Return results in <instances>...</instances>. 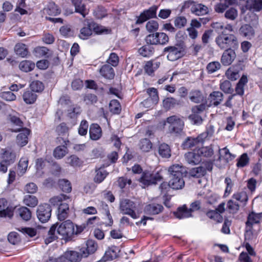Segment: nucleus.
I'll list each match as a JSON object with an SVG mask.
<instances>
[{
	"instance_id": "56",
	"label": "nucleus",
	"mask_w": 262,
	"mask_h": 262,
	"mask_svg": "<svg viewBox=\"0 0 262 262\" xmlns=\"http://www.w3.org/2000/svg\"><path fill=\"white\" fill-rule=\"evenodd\" d=\"M100 208L103 210V213L106 214V217L109 221V223L107 225L111 226L113 224V221L110 214L108 205L106 203L102 202L100 205Z\"/></svg>"
},
{
	"instance_id": "16",
	"label": "nucleus",
	"mask_w": 262,
	"mask_h": 262,
	"mask_svg": "<svg viewBox=\"0 0 262 262\" xmlns=\"http://www.w3.org/2000/svg\"><path fill=\"white\" fill-rule=\"evenodd\" d=\"M19 133L16 137V143L20 146H24L28 143V136L30 134V130L26 128H24L19 131Z\"/></svg>"
},
{
	"instance_id": "34",
	"label": "nucleus",
	"mask_w": 262,
	"mask_h": 262,
	"mask_svg": "<svg viewBox=\"0 0 262 262\" xmlns=\"http://www.w3.org/2000/svg\"><path fill=\"white\" fill-rule=\"evenodd\" d=\"M210 102L214 106H217L221 103L223 99V94L219 91H214L209 95Z\"/></svg>"
},
{
	"instance_id": "25",
	"label": "nucleus",
	"mask_w": 262,
	"mask_h": 262,
	"mask_svg": "<svg viewBox=\"0 0 262 262\" xmlns=\"http://www.w3.org/2000/svg\"><path fill=\"white\" fill-rule=\"evenodd\" d=\"M163 206L158 204H149L144 208V212L148 215H155L162 211Z\"/></svg>"
},
{
	"instance_id": "7",
	"label": "nucleus",
	"mask_w": 262,
	"mask_h": 262,
	"mask_svg": "<svg viewBox=\"0 0 262 262\" xmlns=\"http://www.w3.org/2000/svg\"><path fill=\"white\" fill-rule=\"evenodd\" d=\"M164 52L167 53V59L172 61L182 57L184 54L183 48L179 45L167 47L164 49Z\"/></svg>"
},
{
	"instance_id": "2",
	"label": "nucleus",
	"mask_w": 262,
	"mask_h": 262,
	"mask_svg": "<svg viewBox=\"0 0 262 262\" xmlns=\"http://www.w3.org/2000/svg\"><path fill=\"white\" fill-rule=\"evenodd\" d=\"M163 124L167 126L168 132L171 134L179 136L184 133V122L179 116L172 115L167 117Z\"/></svg>"
},
{
	"instance_id": "33",
	"label": "nucleus",
	"mask_w": 262,
	"mask_h": 262,
	"mask_svg": "<svg viewBox=\"0 0 262 262\" xmlns=\"http://www.w3.org/2000/svg\"><path fill=\"white\" fill-rule=\"evenodd\" d=\"M160 65V62L156 60L149 61L146 63L145 71L149 75H151Z\"/></svg>"
},
{
	"instance_id": "6",
	"label": "nucleus",
	"mask_w": 262,
	"mask_h": 262,
	"mask_svg": "<svg viewBox=\"0 0 262 262\" xmlns=\"http://www.w3.org/2000/svg\"><path fill=\"white\" fill-rule=\"evenodd\" d=\"M146 41L150 45H165L168 42V35L163 32L150 34L146 37Z\"/></svg>"
},
{
	"instance_id": "26",
	"label": "nucleus",
	"mask_w": 262,
	"mask_h": 262,
	"mask_svg": "<svg viewBox=\"0 0 262 262\" xmlns=\"http://www.w3.org/2000/svg\"><path fill=\"white\" fill-rule=\"evenodd\" d=\"M175 216L179 219H184L191 216V213L186 205L179 207L177 211L174 213Z\"/></svg>"
},
{
	"instance_id": "48",
	"label": "nucleus",
	"mask_w": 262,
	"mask_h": 262,
	"mask_svg": "<svg viewBox=\"0 0 262 262\" xmlns=\"http://www.w3.org/2000/svg\"><path fill=\"white\" fill-rule=\"evenodd\" d=\"M30 88L32 91L39 93L43 90L44 85L42 82L35 80L30 83Z\"/></svg>"
},
{
	"instance_id": "23",
	"label": "nucleus",
	"mask_w": 262,
	"mask_h": 262,
	"mask_svg": "<svg viewBox=\"0 0 262 262\" xmlns=\"http://www.w3.org/2000/svg\"><path fill=\"white\" fill-rule=\"evenodd\" d=\"M69 212V205L67 203H61L58 209V219L60 221L64 220L68 217Z\"/></svg>"
},
{
	"instance_id": "18",
	"label": "nucleus",
	"mask_w": 262,
	"mask_h": 262,
	"mask_svg": "<svg viewBox=\"0 0 262 262\" xmlns=\"http://www.w3.org/2000/svg\"><path fill=\"white\" fill-rule=\"evenodd\" d=\"M13 216V212L8 207V202L5 199H0V217H8Z\"/></svg>"
},
{
	"instance_id": "57",
	"label": "nucleus",
	"mask_w": 262,
	"mask_h": 262,
	"mask_svg": "<svg viewBox=\"0 0 262 262\" xmlns=\"http://www.w3.org/2000/svg\"><path fill=\"white\" fill-rule=\"evenodd\" d=\"M69 128L66 124L62 123L56 127V132L59 136L66 137L68 135Z\"/></svg>"
},
{
	"instance_id": "41",
	"label": "nucleus",
	"mask_w": 262,
	"mask_h": 262,
	"mask_svg": "<svg viewBox=\"0 0 262 262\" xmlns=\"http://www.w3.org/2000/svg\"><path fill=\"white\" fill-rule=\"evenodd\" d=\"M107 175V171L103 168H99L96 170V175L94 181L97 183L102 182Z\"/></svg>"
},
{
	"instance_id": "9",
	"label": "nucleus",
	"mask_w": 262,
	"mask_h": 262,
	"mask_svg": "<svg viewBox=\"0 0 262 262\" xmlns=\"http://www.w3.org/2000/svg\"><path fill=\"white\" fill-rule=\"evenodd\" d=\"M206 107V105L205 103H202L192 107V114L189 115V118L194 124L200 125L202 123L203 119L199 115L204 112Z\"/></svg>"
},
{
	"instance_id": "39",
	"label": "nucleus",
	"mask_w": 262,
	"mask_h": 262,
	"mask_svg": "<svg viewBox=\"0 0 262 262\" xmlns=\"http://www.w3.org/2000/svg\"><path fill=\"white\" fill-rule=\"evenodd\" d=\"M28 166V160L27 158H21L18 164V174L23 176L27 171Z\"/></svg>"
},
{
	"instance_id": "12",
	"label": "nucleus",
	"mask_w": 262,
	"mask_h": 262,
	"mask_svg": "<svg viewBox=\"0 0 262 262\" xmlns=\"http://www.w3.org/2000/svg\"><path fill=\"white\" fill-rule=\"evenodd\" d=\"M234 50L229 48L223 52L221 61L224 66H229L233 62L236 56Z\"/></svg>"
},
{
	"instance_id": "46",
	"label": "nucleus",
	"mask_w": 262,
	"mask_h": 262,
	"mask_svg": "<svg viewBox=\"0 0 262 262\" xmlns=\"http://www.w3.org/2000/svg\"><path fill=\"white\" fill-rule=\"evenodd\" d=\"M116 248L108 249L102 257L103 261L112 260L117 256Z\"/></svg>"
},
{
	"instance_id": "45",
	"label": "nucleus",
	"mask_w": 262,
	"mask_h": 262,
	"mask_svg": "<svg viewBox=\"0 0 262 262\" xmlns=\"http://www.w3.org/2000/svg\"><path fill=\"white\" fill-rule=\"evenodd\" d=\"M138 52L143 57H149L153 54L154 49L150 45H147L140 48Z\"/></svg>"
},
{
	"instance_id": "38",
	"label": "nucleus",
	"mask_w": 262,
	"mask_h": 262,
	"mask_svg": "<svg viewBox=\"0 0 262 262\" xmlns=\"http://www.w3.org/2000/svg\"><path fill=\"white\" fill-rule=\"evenodd\" d=\"M162 103L163 108L166 111L173 108L176 105L179 104L178 101L172 97L165 98L163 100Z\"/></svg>"
},
{
	"instance_id": "4",
	"label": "nucleus",
	"mask_w": 262,
	"mask_h": 262,
	"mask_svg": "<svg viewBox=\"0 0 262 262\" xmlns=\"http://www.w3.org/2000/svg\"><path fill=\"white\" fill-rule=\"evenodd\" d=\"M136 206L135 203L128 199H124L120 202V212L123 214H127L133 219L138 217L136 212Z\"/></svg>"
},
{
	"instance_id": "29",
	"label": "nucleus",
	"mask_w": 262,
	"mask_h": 262,
	"mask_svg": "<svg viewBox=\"0 0 262 262\" xmlns=\"http://www.w3.org/2000/svg\"><path fill=\"white\" fill-rule=\"evenodd\" d=\"M241 34L247 39H251L254 37L255 31L254 29L249 25H243L239 29Z\"/></svg>"
},
{
	"instance_id": "1",
	"label": "nucleus",
	"mask_w": 262,
	"mask_h": 262,
	"mask_svg": "<svg viewBox=\"0 0 262 262\" xmlns=\"http://www.w3.org/2000/svg\"><path fill=\"white\" fill-rule=\"evenodd\" d=\"M85 228L83 225H76L70 221L67 220L58 225L57 223L53 225L48 231L47 237L45 239V243L48 244L57 237L56 232L64 238H70L73 235H78Z\"/></svg>"
},
{
	"instance_id": "15",
	"label": "nucleus",
	"mask_w": 262,
	"mask_h": 262,
	"mask_svg": "<svg viewBox=\"0 0 262 262\" xmlns=\"http://www.w3.org/2000/svg\"><path fill=\"white\" fill-rule=\"evenodd\" d=\"M1 156L3 161L9 165L14 163L16 160V154L10 149H2Z\"/></svg>"
},
{
	"instance_id": "42",
	"label": "nucleus",
	"mask_w": 262,
	"mask_h": 262,
	"mask_svg": "<svg viewBox=\"0 0 262 262\" xmlns=\"http://www.w3.org/2000/svg\"><path fill=\"white\" fill-rule=\"evenodd\" d=\"M24 101L27 104H32L36 100L37 95L32 91H26L23 96Z\"/></svg>"
},
{
	"instance_id": "14",
	"label": "nucleus",
	"mask_w": 262,
	"mask_h": 262,
	"mask_svg": "<svg viewBox=\"0 0 262 262\" xmlns=\"http://www.w3.org/2000/svg\"><path fill=\"white\" fill-rule=\"evenodd\" d=\"M262 217V213H255L253 212L250 213L246 223L247 232L251 231L252 226L254 224L259 223Z\"/></svg>"
},
{
	"instance_id": "21",
	"label": "nucleus",
	"mask_w": 262,
	"mask_h": 262,
	"mask_svg": "<svg viewBox=\"0 0 262 262\" xmlns=\"http://www.w3.org/2000/svg\"><path fill=\"white\" fill-rule=\"evenodd\" d=\"M84 25L85 26L80 29V33L78 35L79 37L83 40L88 39L93 33L90 21H86Z\"/></svg>"
},
{
	"instance_id": "30",
	"label": "nucleus",
	"mask_w": 262,
	"mask_h": 262,
	"mask_svg": "<svg viewBox=\"0 0 262 262\" xmlns=\"http://www.w3.org/2000/svg\"><path fill=\"white\" fill-rule=\"evenodd\" d=\"M17 214L23 220L28 221L32 216V213L29 209L26 207H21L16 210Z\"/></svg>"
},
{
	"instance_id": "61",
	"label": "nucleus",
	"mask_w": 262,
	"mask_h": 262,
	"mask_svg": "<svg viewBox=\"0 0 262 262\" xmlns=\"http://www.w3.org/2000/svg\"><path fill=\"white\" fill-rule=\"evenodd\" d=\"M220 89L225 93H231L233 91L231 88V84L228 80L221 81Z\"/></svg>"
},
{
	"instance_id": "22",
	"label": "nucleus",
	"mask_w": 262,
	"mask_h": 262,
	"mask_svg": "<svg viewBox=\"0 0 262 262\" xmlns=\"http://www.w3.org/2000/svg\"><path fill=\"white\" fill-rule=\"evenodd\" d=\"M169 185L173 189H181L184 187L185 182L183 177H170Z\"/></svg>"
},
{
	"instance_id": "40",
	"label": "nucleus",
	"mask_w": 262,
	"mask_h": 262,
	"mask_svg": "<svg viewBox=\"0 0 262 262\" xmlns=\"http://www.w3.org/2000/svg\"><path fill=\"white\" fill-rule=\"evenodd\" d=\"M158 152L162 158H168L171 156L169 146L165 143L162 144L159 146Z\"/></svg>"
},
{
	"instance_id": "58",
	"label": "nucleus",
	"mask_w": 262,
	"mask_h": 262,
	"mask_svg": "<svg viewBox=\"0 0 262 262\" xmlns=\"http://www.w3.org/2000/svg\"><path fill=\"white\" fill-rule=\"evenodd\" d=\"M147 93L149 95L148 99H151L152 101L157 103L159 100L158 92L156 89L151 88L147 90Z\"/></svg>"
},
{
	"instance_id": "19",
	"label": "nucleus",
	"mask_w": 262,
	"mask_h": 262,
	"mask_svg": "<svg viewBox=\"0 0 262 262\" xmlns=\"http://www.w3.org/2000/svg\"><path fill=\"white\" fill-rule=\"evenodd\" d=\"M86 248H82L81 251L83 253V257H86L89 254L94 253L97 249V244L92 239H89L86 242Z\"/></svg>"
},
{
	"instance_id": "13",
	"label": "nucleus",
	"mask_w": 262,
	"mask_h": 262,
	"mask_svg": "<svg viewBox=\"0 0 262 262\" xmlns=\"http://www.w3.org/2000/svg\"><path fill=\"white\" fill-rule=\"evenodd\" d=\"M185 159L188 164L192 165L198 164L202 160L198 149L186 153Z\"/></svg>"
},
{
	"instance_id": "27",
	"label": "nucleus",
	"mask_w": 262,
	"mask_h": 262,
	"mask_svg": "<svg viewBox=\"0 0 262 262\" xmlns=\"http://www.w3.org/2000/svg\"><path fill=\"white\" fill-rule=\"evenodd\" d=\"M191 11L196 15H203L208 13V9L203 4H196L191 7Z\"/></svg>"
},
{
	"instance_id": "49",
	"label": "nucleus",
	"mask_w": 262,
	"mask_h": 262,
	"mask_svg": "<svg viewBox=\"0 0 262 262\" xmlns=\"http://www.w3.org/2000/svg\"><path fill=\"white\" fill-rule=\"evenodd\" d=\"M199 144L196 138L188 137L183 142L182 146L184 149H187L194 147Z\"/></svg>"
},
{
	"instance_id": "3",
	"label": "nucleus",
	"mask_w": 262,
	"mask_h": 262,
	"mask_svg": "<svg viewBox=\"0 0 262 262\" xmlns=\"http://www.w3.org/2000/svg\"><path fill=\"white\" fill-rule=\"evenodd\" d=\"M215 42L221 49H236L238 47V42L236 36L233 34L222 33L215 38Z\"/></svg>"
},
{
	"instance_id": "43",
	"label": "nucleus",
	"mask_w": 262,
	"mask_h": 262,
	"mask_svg": "<svg viewBox=\"0 0 262 262\" xmlns=\"http://www.w3.org/2000/svg\"><path fill=\"white\" fill-rule=\"evenodd\" d=\"M68 153L67 148L65 145L58 146L54 150V156L57 159H61Z\"/></svg>"
},
{
	"instance_id": "24",
	"label": "nucleus",
	"mask_w": 262,
	"mask_h": 262,
	"mask_svg": "<svg viewBox=\"0 0 262 262\" xmlns=\"http://www.w3.org/2000/svg\"><path fill=\"white\" fill-rule=\"evenodd\" d=\"M89 134L92 140H97L102 136L101 128L98 124H93L90 126Z\"/></svg>"
},
{
	"instance_id": "52",
	"label": "nucleus",
	"mask_w": 262,
	"mask_h": 262,
	"mask_svg": "<svg viewBox=\"0 0 262 262\" xmlns=\"http://www.w3.org/2000/svg\"><path fill=\"white\" fill-rule=\"evenodd\" d=\"M198 150L201 157H210L213 154V149L211 146L203 147Z\"/></svg>"
},
{
	"instance_id": "47",
	"label": "nucleus",
	"mask_w": 262,
	"mask_h": 262,
	"mask_svg": "<svg viewBox=\"0 0 262 262\" xmlns=\"http://www.w3.org/2000/svg\"><path fill=\"white\" fill-rule=\"evenodd\" d=\"M24 203L28 206L34 207L38 204V200L34 195H27L24 198Z\"/></svg>"
},
{
	"instance_id": "32",
	"label": "nucleus",
	"mask_w": 262,
	"mask_h": 262,
	"mask_svg": "<svg viewBox=\"0 0 262 262\" xmlns=\"http://www.w3.org/2000/svg\"><path fill=\"white\" fill-rule=\"evenodd\" d=\"M60 12L58 9L57 5L54 3H50L47 7L45 8L43 10L44 14H48L49 15H56Z\"/></svg>"
},
{
	"instance_id": "44",
	"label": "nucleus",
	"mask_w": 262,
	"mask_h": 262,
	"mask_svg": "<svg viewBox=\"0 0 262 262\" xmlns=\"http://www.w3.org/2000/svg\"><path fill=\"white\" fill-rule=\"evenodd\" d=\"M35 68V64L30 61L24 60L19 64V69L24 72H28Z\"/></svg>"
},
{
	"instance_id": "31",
	"label": "nucleus",
	"mask_w": 262,
	"mask_h": 262,
	"mask_svg": "<svg viewBox=\"0 0 262 262\" xmlns=\"http://www.w3.org/2000/svg\"><path fill=\"white\" fill-rule=\"evenodd\" d=\"M189 98L191 101L199 103L202 102L204 99V96L202 92L199 90H192L189 94Z\"/></svg>"
},
{
	"instance_id": "36",
	"label": "nucleus",
	"mask_w": 262,
	"mask_h": 262,
	"mask_svg": "<svg viewBox=\"0 0 262 262\" xmlns=\"http://www.w3.org/2000/svg\"><path fill=\"white\" fill-rule=\"evenodd\" d=\"M248 82L246 76L243 75L239 79L235 88V92L239 95H243L244 93V86Z\"/></svg>"
},
{
	"instance_id": "11",
	"label": "nucleus",
	"mask_w": 262,
	"mask_h": 262,
	"mask_svg": "<svg viewBox=\"0 0 262 262\" xmlns=\"http://www.w3.org/2000/svg\"><path fill=\"white\" fill-rule=\"evenodd\" d=\"M168 171L170 177H184L187 173V169L182 164H174L169 168Z\"/></svg>"
},
{
	"instance_id": "37",
	"label": "nucleus",
	"mask_w": 262,
	"mask_h": 262,
	"mask_svg": "<svg viewBox=\"0 0 262 262\" xmlns=\"http://www.w3.org/2000/svg\"><path fill=\"white\" fill-rule=\"evenodd\" d=\"M206 173V168L203 165L193 168L189 171V174L191 177L200 178L204 176Z\"/></svg>"
},
{
	"instance_id": "51",
	"label": "nucleus",
	"mask_w": 262,
	"mask_h": 262,
	"mask_svg": "<svg viewBox=\"0 0 262 262\" xmlns=\"http://www.w3.org/2000/svg\"><path fill=\"white\" fill-rule=\"evenodd\" d=\"M219 151L220 155V158L222 157L226 162H229L235 158V156L232 155L226 147H224L222 149H220Z\"/></svg>"
},
{
	"instance_id": "35",
	"label": "nucleus",
	"mask_w": 262,
	"mask_h": 262,
	"mask_svg": "<svg viewBox=\"0 0 262 262\" xmlns=\"http://www.w3.org/2000/svg\"><path fill=\"white\" fill-rule=\"evenodd\" d=\"M14 51L17 55L25 57L28 54V50L26 45L22 43H17L14 47Z\"/></svg>"
},
{
	"instance_id": "10",
	"label": "nucleus",
	"mask_w": 262,
	"mask_h": 262,
	"mask_svg": "<svg viewBox=\"0 0 262 262\" xmlns=\"http://www.w3.org/2000/svg\"><path fill=\"white\" fill-rule=\"evenodd\" d=\"M157 9V6H152L148 9L144 10L138 17L136 24H142L148 19L155 17Z\"/></svg>"
},
{
	"instance_id": "28",
	"label": "nucleus",
	"mask_w": 262,
	"mask_h": 262,
	"mask_svg": "<svg viewBox=\"0 0 262 262\" xmlns=\"http://www.w3.org/2000/svg\"><path fill=\"white\" fill-rule=\"evenodd\" d=\"M71 2L75 7V12L80 13L84 17L88 12L85 5L82 3V0H71Z\"/></svg>"
},
{
	"instance_id": "64",
	"label": "nucleus",
	"mask_w": 262,
	"mask_h": 262,
	"mask_svg": "<svg viewBox=\"0 0 262 262\" xmlns=\"http://www.w3.org/2000/svg\"><path fill=\"white\" fill-rule=\"evenodd\" d=\"M1 97L7 101H14L16 99L15 95L11 91L3 92L1 93Z\"/></svg>"
},
{
	"instance_id": "63",
	"label": "nucleus",
	"mask_w": 262,
	"mask_h": 262,
	"mask_svg": "<svg viewBox=\"0 0 262 262\" xmlns=\"http://www.w3.org/2000/svg\"><path fill=\"white\" fill-rule=\"evenodd\" d=\"M60 188L62 190L66 192H70L71 191L72 187L70 182L66 180L62 179L59 181Z\"/></svg>"
},
{
	"instance_id": "59",
	"label": "nucleus",
	"mask_w": 262,
	"mask_h": 262,
	"mask_svg": "<svg viewBox=\"0 0 262 262\" xmlns=\"http://www.w3.org/2000/svg\"><path fill=\"white\" fill-rule=\"evenodd\" d=\"M207 216L211 219L220 223L223 221L222 216L216 210H210L206 213Z\"/></svg>"
},
{
	"instance_id": "20",
	"label": "nucleus",
	"mask_w": 262,
	"mask_h": 262,
	"mask_svg": "<svg viewBox=\"0 0 262 262\" xmlns=\"http://www.w3.org/2000/svg\"><path fill=\"white\" fill-rule=\"evenodd\" d=\"M64 254L68 261L71 262H79L83 257L81 249H80L79 252L71 250L66 251Z\"/></svg>"
},
{
	"instance_id": "54",
	"label": "nucleus",
	"mask_w": 262,
	"mask_h": 262,
	"mask_svg": "<svg viewBox=\"0 0 262 262\" xmlns=\"http://www.w3.org/2000/svg\"><path fill=\"white\" fill-rule=\"evenodd\" d=\"M225 17L228 19L235 20L238 16L237 10L234 8H230L225 13Z\"/></svg>"
},
{
	"instance_id": "60",
	"label": "nucleus",
	"mask_w": 262,
	"mask_h": 262,
	"mask_svg": "<svg viewBox=\"0 0 262 262\" xmlns=\"http://www.w3.org/2000/svg\"><path fill=\"white\" fill-rule=\"evenodd\" d=\"M110 111L114 114H119L121 111L119 102L116 100H113L110 103Z\"/></svg>"
},
{
	"instance_id": "17",
	"label": "nucleus",
	"mask_w": 262,
	"mask_h": 262,
	"mask_svg": "<svg viewBox=\"0 0 262 262\" xmlns=\"http://www.w3.org/2000/svg\"><path fill=\"white\" fill-rule=\"evenodd\" d=\"M99 73L104 78L112 79L115 76V72L113 68L108 64L103 65L99 69Z\"/></svg>"
},
{
	"instance_id": "8",
	"label": "nucleus",
	"mask_w": 262,
	"mask_h": 262,
	"mask_svg": "<svg viewBox=\"0 0 262 262\" xmlns=\"http://www.w3.org/2000/svg\"><path fill=\"white\" fill-rule=\"evenodd\" d=\"M52 209L48 204H41L38 206L36 211L38 220L42 223L47 222L51 215Z\"/></svg>"
},
{
	"instance_id": "5",
	"label": "nucleus",
	"mask_w": 262,
	"mask_h": 262,
	"mask_svg": "<svg viewBox=\"0 0 262 262\" xmlns=\"http://www.w3.org/2000/svg\"><path fill=\"white\" fill-rule=\"evenodd\" d=\"M162 176L159 172L156 173H151L148 171L143 172L140 179V182L144 185L147 186L152 184H156L158 182L161 181Z\"/></svg>"
},
{
	"instance_id": "55",
	"label": "nucleus",
	"mask_w": 262,
	"mask_h": 262,
	"mask_svg": "<svg viewBox=\"0 0 262 262\" xmlns=\"http://www.w3.org/2000/svg\"><path fill=\"white\" fill-rule=\"evenodd\" d=\"M10 120L11 122L14 125L17 126V128L12 129L13 132L20 131L21 128L23 127V123L21 120L17 117L15 116H10Z\"/></svg>"
},
{
	"instance_id": "62",
	"label": "nucleus",
	"mask_w": 262,
	"mask_h": 262,
	"mask_svg": "<svg viewBox=\"0 0 262 262\" xmlns=\"http://www.w3.org/2000/svg\"><path fill=\"white\" fill-rule=\"evenodd\" d=\"M249 159L247 154H243L237 159V167L241 168L246 166L249 163Z\"/></svg>"
},
{
	"instance_id": "50",
	"label": "nucleus",
	"mask_w": 262,
	"mask_h": 262,
	"mask_svg": "<svg viewBox=\"0 0 262 262\" xmlns=\"http://www.w3.org/2000/svg\"><path fill=\"white\" fill-rule=\"evenodd\" d=\"M221 68V65L219 61H212L209 63L206 67V70L209 74L213 73Z\"/></svg>"
},
{
	"instance_id": "53",
	"label": "nucleus",
	"mask_w": 262,
	"mask_h": 262,
	"mask_svg": "<svg viewBox=\"0 0 262 262\" xmlns=\"http://www.w3.org/2000/svg\"><path fill=\"white\" fill-rule=\"evenodd\" d=\"M139 147L143 151L148 152L151 148L152 144L148 139H143L140 142Z\"/></svg>"
}]
</instances>
